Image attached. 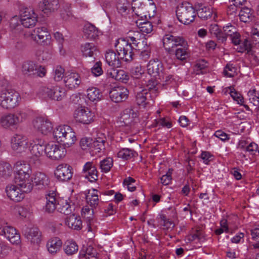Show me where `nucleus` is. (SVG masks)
Instances as JSON below:
<instances>
[{"instance_id": "f257e3e1", "label": "nucleus", "mask_w": 259, "mask_h": 259, "mask_svg": "<svg viewBox=\"0 0 259 259\" xmlns=\"http://www.w3.org/2000/svg\"><path fill=\"white\" fill-rule=\"evenodd\" d=\"M21 100L19 94L11 88L2 90L0 94V106L4 109H11L18 105Z\"/></svg>"}, {"instance_id": "f03ea898", "label": "nucleus", "mask_w": 259, "mask_h": 259, "mask_svg": "<svg viewBox=\"0 0 259 259\" xmlns=\"http://www.w3.org/2000/svg\"><path fill=\"white\" fill-rule=\"evenodd\" d=\"M176 15L181 23L188 25L194 21L196 13L192 4L185 2L177 6Z\"/></svg>"}, {"instance_id": "7ed1b4c3", "label": "nucleus", "mask_w": 259, "mask_h": 259, "mask_svg": "<svg viewBox=\"0 0 259 259\" xmlns=\"http://www.w3.org/2000/svg\"><path fill=\"white\" fill-rule=\"evenodd\" d=\"M114 47L121 60L127 62L133 59V48L128 40L124 38H118L116 40Z\"/></svg>"}, {"instance_id": "20e7f679", "label": "nucleus", "mask_w": 259, "mask_h": 259, "mask_svg": "<svg viewBox=\"0 0 259 259\" xmlns=\"http://www.w3.org/2000/svg\"><path fill=\"white\" fill-rule=\"evenodd\" d=\"M152 2H150L148 5L143 4V2L141 0L134 1V6L132 7L133 11L139 17L142 18L144 17L145 18L147 17V15L149 17H153L156 12V6L152 0Z\"/></svg>"}, {"instance_id": "39448f33", "label": "nucleus", "mask_w": 259, "mask_h": 259, "mask_svg": "<svg viewBox=\"0 0 259 259\" xmlns=\"http://www.w3.org/2000/svg\"><path fill=\"white\" fill-rule=\"evenodd\" d=\"M22 71L24 75L32 77H42L46 74V69L44 67L31 61L23 63Z\"/></svg>"}, {"instance_id": "423d86ee", "label": "nucleus", "mask_w": 259, "mask_h": 259, "mask_svg": "<svg viewBox=\"0 0 259 259\" xmlns=\"http://www.w3.org/2000/svg\"><path fill=\"white\" fill-rule=\"evenodd\" d=\"M34 144L31 147L30 152L32 156L30 158V162H33L36 165L40 164L39 158L46 154L47 144L44 140L37 139L33 141Z\"/></svg>"}, {"instance_id": "0eeeda50", "label": "nucleus", "mask_w": 259, "mask_h": 259, "mask_svg": "<svg viewBox=\"0 0 259 259\" xmlns=\"http://www.w3.org/2000/svg\"><path fill=\"white\" fill-rule=\"evenodd\" d=\"M46 154L50 159L54 160H59L63 157L66 153L65 148L56 144H47Z\"/></svg>"}, {"instance_id": "6e6552de", "label": "nucleus", "mask_w": 259, "mask_h": 259, "mask_svg": "<svg viewBox=\"0 0 259 259\" xmlns=\"http://www.w3.org/2000/svg\"><path fill=\"white\" fill-rule=\"evenodd\" d=\"M72 167L67 164H59L55 171V176L61 182H68L72 177Z\"/></svg>"}, {"instance_id": "1a4fd4ad", "label": "nucleus", "mask_w": 259, "mask_h": 259, "mask_svg": "<svg viewBox=\"0 0 259 259\" xmlns=\"http://www.w3.org/2000/svg\"><path fill=\"white\" fill-rule=\"evenodd\" d=\"M128 90L122 86L112 88L109 91V97L115 103L125 101L128 96Z\"/></svg>"}, {"instance_id": "9d476101", "label": "nucleus", "mask_w": 259, "mask_h": 259, "mask_svg": "<svg viewBox=\"0 0 259 259\" xmlns=\"http://www.w3.org/2000/svg\"><path fill=\"white\" fill-rule=\"evenodd\" d=\"M31 37L37 43L47 45L50 44L51 35L48 29L45 27L36 28L31 34Z\"/></svg>"}, {"instance_id": "9b49d317", "label": "nucleus", "mask_w": 259, "mask_h": 259, "mask_svg": "<svg viewBox=\"0 0 259 259\" xmlns=\"http://www.w3.org/2000/svg\"><path fill=\"white\" fill-rule=\"evenodd\" d=\"M12 148L18 153H21L27 149L28 140L26 136L21 134H15L11 140Z\"/></svg>"}, {"instance_id": "f8f14e48", "label": "nucleus", "mask_w": 259, "mask_h": 259, "mask_svg": "<svg viewBox=\"0 0 259 259\" xmlns=\"http://www.w3.org/2000/svg\"><path fill=\"white\" fill-rule=\"evenodd\" d=\"M184 38L181 37L174 36L171 34L164 35L162 39L163 46L165 50L172 54L174 49L181 44Z\"/></svg>"}, {"instance_id": "ddd939ff", "label": "nucleus", "mask_w": 259, "mask_h": 259, "mask_svg": "<svg viewBox=\"0 0 259 259\" xmlns=\"http://www.w3.org/2000/svg\"><path fill=\"white\" fill-rule=\"evenodd\" d=\"M32 124L35 130L44 135L50 132L53 128L52 123L42 117H36L33 120Z\"/></svg>"}, {"instance_id": "4468645a", "label": "nucleus", "mask_w": 259, "mask_h": 259, "mask_svg": "<svg viewBox=\"0 0 259 259\" xmlns=\"http://www.w3.org/2000/svg\"><path fill=\"white\" fill-rule=\"evenodd\" d=\"M75 120L83 124H89L93 121V115L88 108L80 107L77 108L74 113Z\"/></svg>"}, {"instance_id": "2eb2a0df", "label": "nucleus", "mask_w": 259, "mask_h": 259, "mask_svg": "<svg viewBox=\"0 0 259 259\" xmlns=\"http://www.w3.org/2000/svg\"><path fill=\"white\" fill-rule=\"evenodd\" d=\"M147 67L148 73L152 76L157 77L163 75L164 70L163 64L157 59L150 60Z\"/></svg>"}, {"instance_id": "dca6fc26", "label": "nucleus", "mask_w": 259, "mask_h": 259, "mask_svg": "<svg viewBox=\"0 0 259 259\" xmlns=\"http://www.w3.org/2000/svg\"><path fill=\"white\" fill-rule=\"evenodd\" d=\"M20 22L26 28L33 27L37 22V15L33 10L27 9L21 15Z\"/></svg>"}, {"instance_id": "f3484780", "label": "nucleus", "mask_w": 259, "mask_h": 259, "mask_svg": "<svg viewBox=\"0 0 259 259\" xmlns=\"http://www.w3.org/2000/svg\"><path fill=\"white\" fill-rule=\"evenodd\" d=\"M29 178L28 175H20L17 172L15 176V183L25 193H29L32 190L33 185L30 183Z\"/></svg>"}, {"instance_id": "a211bd4d", "label": "nucleus", "mask_w": 259, "mask_h": 259, "mask_svg": "<svg viewBox=\"0 0 259 259\" xmlns=\"http://www.w3.org/2000/svg\"><path fill=\"white\" fill-rule=\"evenodd\" d=\"M81 81V77L79 74L76 72H68L64 76L65 86L71 90L78 88Z\"/></svg>"}, {"instance_id": "6ab92c4d", "label": "nucleus", "mask_w": 259, "mask_h": 259, "mask_svg": "<svg viewBox=\"0 0 259 259\" xmlns=\"http://www.w3.org/2000/svg\"><path fill=\"white\" fill-rule=\"evenodd\" d=\"M6 192L8 197L12 201L20 202L25 197L24 192L22 189L18 188L15 185H8L6 188Z\"/></svg>"}, {"instance_id": "aec40b11", "label": "nucleus", "mask_w": 259, "mask_h": 259, "mask_svg": "<svg viewBox=\"0 0 259 259\" xmlns=\"http://www.w3.org/2000/svg\"><path fill=\"white\" fill-rule=\"evenodd\" d=\"M83 176L91 182H95L98 180L97 167L93 162H87L83 166Z\"/></svg>"}, {"instance_id": "412c9836", "label": "nucleus", "mask_w": 259, "mask_h": 259, "mask_svg": "<svg viewBox=\"0 0 259 259\" xmlns=\"http://www.w3.org/2000/svg\"><path fill=\"white\" fill-rule=\"evenodd\" d=\"M44 92L52 100L61 101L65 96V90L60 87L56 86L52 88H45Z\"/></svg>"}, {"instance_id": "4be33fe9", "label": "nucleus", "mask_w": 259, "mask_h": 259, "mask_svg": "<svg viewBox=\"0 0 259 259\" xmlns=\"http://www.w3.org/2000/svg\"><path fill=\"white\" fill-rule=\"evenodd\" d=\"M137 116V113L132 108L124 109L119 119L121 126H130Z\"/></svg>"}, {"instance_id": "5701e85b", "label": "nucleus", "mask_w": 259, "mask_h": 259, "mask_svg": "<svg viewBox=\"0 0 259 259\" xmlns=\"http://www.w3.org/2000/svg\"><path fill=\"white\" fill-rule=\"evenodd\" d=\"M188 46L187 42L183 39L180 45H178L175 49L172 54H174L176 58L183 61L189 57L188 53Z\"/></svg>"}, {"instance_id": "b1692460", "label": "nucleus", "mask_w": 259, "mask_h": 259, "mask_svg": "<svg viewBox=\"0 0 259 259\" xmlns=\"http://www.w3.org/2000/svg\"><path fill=\"white\" fill-rule=\"evenodd\" d=\"M32 182L38 189H44L46 188L49 185L50 180L44 173L36 172L32 178Z\"/></svg>"}, {"instance_id": "393cba45", "label": "nucleus", "mask_w": 259, "mask_h": 259, "mask_svg": "<svg viewBox=\"0 0 259 259\" xmlns=\"http://www.w3.org/2000/svg\"><path fill=\"white\" fill-rule=\"evenodd\" d=\"M154 98L152 93L148 92L147 89H143L138 92L136 95V102L139 106L145 107L146 105L150 103V101H153Z\"/></svg>"}, {"instance_id": "a878e982", "label": "nucleus", "mask_w": 259, "mask_h": 259, "mask_svg": "<svg viewBox=\"0 0 259 259\" xmlns=\"http://www.w3.org/2000/svg\"><path fill=\"white\" fill-rule=\"evenodd\" d=\"M107 76L122 82L126 83L129 79V75L123 70L111 68L107 70Z\"/></svg>"}, {"instance_id": "bb28decb", "label": "nucleus", "mask_w": 259, "mask_h": 259, "mask_svg": "<svg viewBox=\"0 0 259 259\" xmlns=\"http://www.w3.org/2000/svg\"><path fill=\"white\" fill-rule=\"evenodd\" d=\"M23 233L25 237L33 244H38L41 239V233L38 229L36 227L26 228Z\"/></svg>"}, {"instance_id": "cd10ccee", "label": "nucleus", "mask_w": 259, "mask_h": 259, "mask_svg": "<svg viewBox=\"0 0 259 259\" xmlns=\"http://www.w3.org/2000/svg\"><path fill=\"white\" fill-rule=\"evenodd\" d=\"M39 6L44 13L48 14L59 8V0H43L40 2Z\"/></svg>"}, {"instance_id": "c85d7f7f", "label": "nucleus", "mask_w": 259, "mask_h": 259, "mask_svg": "<svg viewBox=\"0 0 259 259\" xmlns=\"http://www.w3.org/2000/svg\"><path fill=\"white\" fill-rule=\"evenodd\" d=\"M81 51L83 56L93 57L97 55L98 52L97 47L92 42H86L81 46Z\"/></svg>"}, {"instance_id": "c756f323", "label": "nucleus", "mask_w": 259, "mask_h": 259, "mask_svg": "<svg viewBox=\"0 0 259 259\" xmlns=\"http://www.w3.org/2000/svg\"><path fill=\"white\" fill-rule=\"evenodd\" d=\"M105 60L107 63L112 66L118 67L121 65L120 58L116 55L112 50H108L105 53Z\"/></svg>"}, {"instance_id": "7c9ffc66", "label": "nucleus", "mask_w": 259, "mask_h": 259, "mask_svg": "<svg viewBox=\"0 0 259 259\" xmlns=\"http://www.w3.org/2000/svg\"><path fill=\"white\" fill-rule=\"evenodd\" d=\"M65 224L72 229L80 230L82 228V221L79 216L72 214L65 220Z\"/></svg>"}, {"instance_id": "2f4dec72", "label": "nucleus", "mask_w": 259, "mask_h": 259, "mask_svg": "<svg viewBox=\"0 0 259 259\" xmlns=\"http://www.w3.org/2000/svg\"><path fill=\"white\" fill-rule=\"evenodd\" d=\"M62 245V240L58 237L51 238L47 243L48 251L51 254H56Z\"/></svg>"}, {"instance_id": "473e14b6", "label": "nucleus", "mask_w": 259, "mask_h": 259, "mask_svg": "<svg viewBox=\"0 0 259 259\" xmlns=\"http://www.w3.org/2000/svg\"><path fill=\"white\" fill-rule=\"evenodd\" d=\"M210 32L212 35H214L218 40L222 43L226 42L227 37L224 32L223 28L219 27L217 24L211 25Z\"/></svg>"}, {"instance_id": "72a5a7b5", "label": "nucleus", "mask_w": 259, "mask_h": 259, "mask_svg": "<svg viewBox=\"0 0 259 259\" xmlns=\"http://www.w3.org/2000/svg\"><path fill=\"white\" fill-rule=\"evenodd\" d=\"M97 254L96 250L92 246H83L79 252V257H85V259H97Z\"/></svg>"}, {"instance_id": "f704fd0d", "label": "nucleus", "mask_w": 259, "mask_h": 259, "mask_svg": "<svg viewBox=\"0 0 259 259\" xmlns=\"http://www.w3.org/2000/svg\"><path fill=\"white\" fill-rule=\"evenodd\" d=\"M238 16L240 21L244 23L251 21L254 17L253 10L247 7L240 8Z\"/></svg>"}, {"instance_id": "c9c22d12", "label": "nucleus", "mask_w": 259, "mask_h": 259, "mask_svg": "<svg viewBox=\"0 0 259 259\" xmlns=\"http://www.w3.org/2000/svg\"><path fill=\"white\" fill-rule=\"evenodd\" d=\"M86 201L88 204L92 208H96L99 204V197L98 195V190L93 189L89 190L88 194L85 196Z\"/></svg>"}, {"instance_id": "e433bc0d", "label": "nucleus", "mask_w": 259, "mask_h": 259, "mask_svg": "<svg viewBox=\"0 0 259 259\" xmlns=\"http://www.w3.org/2000/svg\"><path fill=\"white\" fill-rule=\"evenodd\" d=\"M94 208H90L88 206H85L82 208L81 215L87 220L88 223V231H92V224L93 221V217L94 215Z\"/></svg>"}, {"instance_id": "4c0bfd02", "label": "nucleus", "mask_w": 259, "mask_h": 259, "mask_svg": "<svg viewBox=\"0 0 259 259\" xmlns=\"http://www.w3.org/2000/svg\"><path fill=\"white\" fill-rule=\"evenodd\" d=\"M136 23L139 30L143 33L148 34L153 30V25L150 21L141 18L137 20Z\"/></svg>"}, {"instance_id": "58836bf2", "label": "nucleus", "mask_w": 259, "mask_h": 259, "mask_svg": "<svg viewBox=\"0 0 259 259\" xmlns=\"http://www.w3.org/2000/svg\"><path fill=\"white\" fill-rule=\"evenodd\" d=\"M69 127V126L63 125L58 126L54 130L53 132V136L54 139H56L58 143H60L61 144L62 140Z\"/></svg>"}, {"instance_id": "ea45409f", "label": "nucleus", "mask_w": 259, "mask_h": 259, "mask_svg": "<svg viewBox=\"0 0 259 259\" xmlns=\"http://www.w3.org/2000/svg\"><path fill=\"white\" fill-rule=\"evenodd\" d=\"M57 209L59 212L66 215L69 214L72 212L71 205L67 200L63 198H59Z\"/></svg>"}, {"instance_id": "a19ab883", "label": "nucleus", "mask_w": 259, "mask_h": 259, "mask_svg": "<svg viewBox=\"0 0 259 259\" xmlns=\"http://www.w3.org/2000/svg\"><path fill=\"white\" fill-rule=\"evenodd\" d=\"M63 250L67 255H72L77 252L78 247L74 241L68 240L63 244Z\"/></svg>"}, {"instance_id": "79ce46f5", "label": "nucleus", "mask_w": 259, "mask_h": 259, "mask_svg": "<svg viewBox=\"0 0 259 259\" xmlns=\"http://www.w3.org/2000/svg\"><path fill=\"white\" fill-rule=\"evenodd\" d=\"M76 140V137L75 136V134L70 127L69 130L67 131L66 134L65 135L61 144H62L63 146L64 147H69L74 143Z\"/></svg>"}, {"instance_id": "37998d69", "label": "nucleus", "mask_w": 259, "mask_h": 259, "mask_svg": "<svg viewBox=\"0 0 259 259\" xmlns=\"http://www.w3.org/2000/svg\"><path fill=\"white\" fill-rule=\"evenodd\" d=\"M106 140L102 138L98 137L95 139H93L91 150L94 151L95 153L101 152L102 150L105 149V143Z\"/></svg>"}, {"instance_id": "c03bdc74", "label": "nucleus", "mask_w": 259, "mask_h": 259, "mask_svg": "<svg viewBox=\"0 0 259 259\" xmlns=\"http://www.w3.org/2000/svg\"><path fill=\"white\" fill-rule=\"evenodd\" d=\"M1 124L5 128L13 127L14 128L17 126L14 116L13 114H9L2 117Z\"/></svg>"}, {"instance_id": "a18cd8bd", "label": "nucleus", "mask_w": 259, "mask_h": 259, "mask_svg": "<svg viewBox=\"0 0 259 259\" xmlns=\"http://www.w3.org/2000/svg\"><path fill=\"white\" fill-rule=\"evenodd\" d=\"M83 33L85 37L89 39H95L99 35L98 29L91 24L84 26Z\"/></svg>"}, {"instance_id": "49530a36", "label": "nucleus", "mask_w": 259, "mask_h": 259, "mask_svg": "<svg viewBox=\"0 0 259 259\" xmlns=\"http://www.w3.org/2000/svg\"><path fill=\"white\" fill-rule=\"evenodd\" d=\"M137 153L133 149L129 148H122L117 153L119 158L124 160H128L136 156Z\"/></svg>"}, {"instance_id": "de8ad7c7", "label": "nucleus", "mask_w": 259, "mask_h": 259, "mask_svg": "<svg viewBox=\"0 0 259 259\" xmlns=\"http://www.w3.org/2000/svg\"><path fill=\"white\" fill-rule=\"evenodd\" d=\"M87 97L90 101H94L101 99L102 95L98 88L92 87L87 90Z\"/></svg>"}, {"instance_id": "09e8293b", "label": "nucleus", "mask_w": 259, "mask_h": 259, "mask_svg": "<svg viewBox=\"0 0 259 259\" xmlns=\"http://www.w3.org/2000/svg\"><path fill=\"white\" fill-rule=\"evenodd\" d=\"M197 14L201 19L207 20L211 17L212 11L209 7H203L197 11Z\"/></svg>"}, {"instance_id": "8fccbe9b", "label": "nucleus", "mask_w": 259, "mask_h": 259, "mask_svg": "<svg viewBox=\"0 0 259 259\" xmlns=\"http://www.w3.org/2000/svg\"><path fill=\"white\" fill-rule=\"evenodd\" d=\"M113 166V159L110 157L105 158L100 161V166L102 171L108 172Z\"/></svg>"}, {"instance_id": "3c124183", "label": "nucleus", "mask_w": 259, "mask_h": 259, "mask_svg": "<svg viewBox=\"0 0 259 259\" xmlns=\"http://www.w3.org/2000/svg\"><path fill=\"white\" fill-rule=\"evenodd\" d=\"M237 68L235 65L230 63H228L225 67L223 73L225 76L232 77L236 74Z\"/></svg>"}, {"instance_id": "603ef678", "label": "nucleus", "mask_w": 259, "mask_h": 259, "mask_svg": "<svg viewBox=\"0 0 259 259\" xmlns=\"http://www.w3.org/2000/svg\"><path fill=\"white\" fill-rule=\"evenodd\" d=\"M57 192L56 191L50 190L47 192L45 196L47 204L52 203L53 204L57 205L59 198H57Z\"/></svg>"}, {"instance_id": "864d4df0", "label": "nucleus", "mask_w": 259, "mask_h": 259, "mask_svg": "<svg viewBox=\"0 0 259 259\" xmlns=\"http://www.w3.org/2000/svg\"><path fill=\"white\" fill-rule=\"evenodd\" d=\"M148 92L152 93L153 98L155 99L158 94V87L157 81L153 79L149 80L146 85Z\"/></svg>"}, {"instance_id": "5fc2aeb1", "label": "nucleus", "mask_w": 259, "mask_h": 259, "mask_svg": "<svg viewBox=\"0 0 259 259\" xmlns=\"http://www.w3.org/2000/svg\"><path fill=\"white\" fill-rule=\"evenodd\" d=\"M13 169L11 165L8 163H5L0 167V175L7 178L11 176Z\"/></svg>"}, {"instance_id": "6e6d98bb", "label": "nucleus", "mask_w": 259, "mask_h": 259, "mask_svg": "<svg viewBox=\"0 0 259 259\" xmlns=\"http://www.w3.org/2000/svg\"><path fill=\"white\" fill-rule=\"evenodd\" d=\"M13 114L14 116L17 125L20 123L26 120L28 117V114L23 110H18Z\"/></svg>"}, {"instance_id": "4d7b16f0", "label": "nucleus", "mask_w": 259, "mask_h": 259, "mask_svg": "<svg viewBox=\"0 0 259 259\" xmlns=\"http://www.w3.org/2000/svg\"><path fill=\"white\" fill-rule=\"evenodd\" d=\"M17 172L20 173V175L26 174L30 176L32 170L30 166L28 163H21L20 165H17Z\"/></svg>"}, {"instance_id": "13d9d810", "label": "nucleus", "mask_w": 259, "mask_h": 259, "mask_svg": "<svg viewBox=\"0 0 259 259\" xmlns=\"http://www.w3.org/2000/svg\"><path fill=\"white\" fill-rule=\"evenodd\" d=\"M8 240L13 244H18L20 243V235L17 233L16 229H11L10 237Z\"/></svg>"}, {"instance_id": "bf43d9fd", "label": "nucleus", "mask_w": 259, "mask_h": 259, "mask_svg": "<svg viewBox=\"0 0 259 259\" xmlns=\"http://www.w3.org/2000/svg\"><path fill=\"white\" fill-rule=\"evenodd\" d=\"M186 238L189 242L195 240L200 241L203 238V235L200 230H195L192 234L187 236Z\"/></svg>"}, {"instance_id": "052dcab7", "label": "nucleus", "mask_w": 259, "mask_h": 259, "mask_svg": "<svg viewBox=\"0 0 259 259\" xmlns=\"http://www.w3.org/2000/svg\"><path fill=\"white\" fill-rule=\"evenodd\" d=\"M14 229L13 227L0 223V235L4 236L7 239L10 237L11 229Z\"/></svg>"}, {"instance_id": "680f3d73", "label": "nucleus", "mask_w": 259, "mask_h": 259, "mask_svg": "<svg viewBox=\"0 0 259 259\" xmlns=\"http://www.w3.org/2000/svg\"><path fill=\"white\" fill-rule=\"evenodd\" d=\"M136 180L131 177L125 179L123 180V184L126 186L129 191L134 192L136 189V187L133 185L135 183Z\"/></svg>"}, {"instance_id": "e2e57ef3", "label": "nucleus", "mask_w": 259, "mask_h": 259, "mask_svg": "<svg viewBox=\"0 0 259 259\" xmlns=\"http://www.w3.org/2000/svg\"><path fill=\"white\" fill-rule=\"evenodd\" d=\"M92 73L94 76H99L102 75L103 71L102 68V63L100 61L96 62L91 68Z\"/></svg>"}, {"instance_id": "0e129e2a", "label": "nucleus", "mask_w": 259, "mask_h": 259, "mask_svg": "<svg viewBox=\"0 0 259 259\" xmlns=\"http://www.w3.org/2000/svg\"><path fill=\"white\" fill-rule=\"evenodd\" d=\"M93 139L90 138L84 137L81 139L80 141V146L83 150L89 149L91 150V144Z\"/></svg>"}, {"instance_id": "69168bd1", "label": "nucleus", "mask_w": 259, "mask_h": 259, "mask_svg": "<svg viewBox=\"0 0 259 259\" xmlns=\"http://www.w3.org/2000/svg\"><path fill=\"white\" fill-rule=\"evenodd\" d=\"M131 73L134 77L139 78L144 73V70L142 69L141 66H137L132 69Z\"/></svg>"}, {"instance_id": "338daca9", "label": "nucleus", "mask_w": 259, "mask_h": 259, "mask_svg": "<svg viewBox=\"0 0 259 259\" xmlns=\"http://www.w3.org/2000/svg\"><path fill=\"white\" fill-rule=\"evenodd\" d=\"M64 69L62 67L58 66L55 70L54 79L57 81L61 80L64 76Z\"/></svg>"}, {"instance_id": "774afa93", "label": "nucleus", "mask_w": 259, "mask_h": 259, "mask_svg": "<svg viewBox=\"0 0 259 259\" xmlns=\"http://www.w3.org/2000/svg\"><path fill=\"white\" fill-rule=\"evenodd\" d=\"M251 33L252 39L256 41V44H259V23L255 24Z\"/></svg>"}]
</instances>
